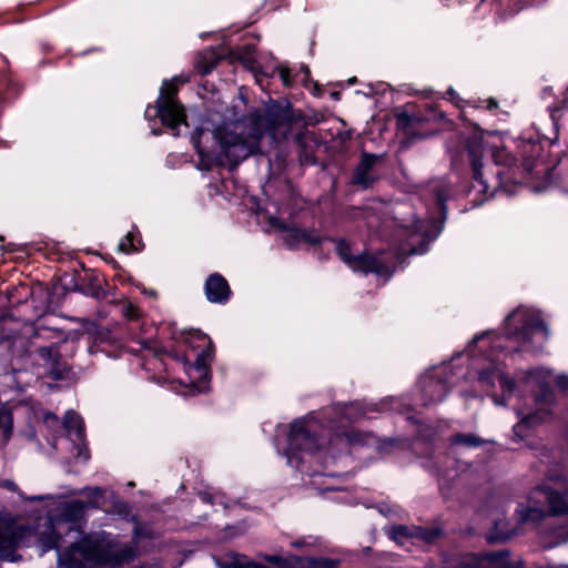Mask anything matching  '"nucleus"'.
Segmentation results:
<instances>
[{
  "instance_id": "f257e3e1",
  "label": "nucleus",
  "mask_w": 568,
  "mask_h": 568,
  "mask_svg": "<svg viewBox=\"0 0 568 568\" xmlns=\"http://www.w3.org/2000/svg\"><path fill=\"white\" fill-rule=\"evenodd\" d=\"M295 120L288 104L273 103L264 114L254 113L250 119L223 120L203 125L192 135L201 170L230 164L236 166L250 155L260 151V143L266 130L288 124Z\"/></svg>"
},
{
  "instance_id": "f03ea898",
  "label": "nucleus",
  "mask_w": 568,
  "mask_h": 568,
  "mask_svg": "<svg viewBox=\"0 0 568 568\" xmlns=\"http://www.w3.org/2000/svg\"><path fill=\"white\" fill-rule=\"evenodd\" d=\"M134 549L119 545L110 534L104 531L89 535L58 552L59 562L65 568H89L102 565H121L131 561Z\"/></svg>"
},
{
  "instance_id": "7ed1b4c3",
  "label": "nucleus",
  "mask_w": 568,
  "mask_h": 568,
  "mask_svg": "<svg viewBox=\"0 0 568 568\" xmlns=\"http://www.w3.org/2000/svg\"><path fill=\"white\" fill-rule=\"evenodd\" d=\"M566 516V525L557 537L568 540V487L564 477H550L549 481L529 493L525 501L518 504L516 516L519 524H538L548 516Z\"/></svg>"
},
{
  "instance_id": "20e7f679",
  "label": "nucleus",
  "mask_w": 568,
  "mask_h": 568,
  "mask_svg": "<svg viewBox=\"0 0 568 568\" xmlns=\"http://www.w3.org/2000/svg\"><path fill=\"white\" fill-rule=\"evenodd\" d=\"M552 378L560 389L568 390V375L566 374H558L554 377L551 371L542 367L527 373L528 382L535 383L540 388L539 394L536 395V402L541 407L531 413L518 412L520 422L514 426V432L517 436L523 437L526 428H532L550 418L551 412L549 406L554 403V394L549 387V382Z\"/></svg>"
},
{
  "instance_id": "39448f33",
  "label": "nucleus",
  "mask_w": 568,
  "mask_h": 568,
  "mask_svg": "<svg viewBox=\"0 0 568 568\" xmlns=\"http://www.w3.org/2000/svg\"><path fill=\"white\" fill-rule=\"evenodd\" d=\"M505 334L524 343H529L535 335H540L542 339L548 336L539 314L527 307H518L506 317Z\"/></svg>"
},
{
  "instance_id": "423d86ee",
  "label": "nucleus",
  "mask_w": 568,
  "mask_h": 568,
  "mask_svg": "<svg viewBox=\"0 0 568 568\" xmlns=\"http://www.w3.org/2000/svg\"><path fill=\"white\" fill-rule=\"evenodd\" d=\"M336 253L339 258L353 271L363 273H375L379 276L390 277L393 274V262L389 255L381 252L376 255L351 253V247L345 241L336 243Z\"/></svg>"
},
{
  "instance_id": "0eeeda50",
  "label": "nucleus",
  "mask_w": 568,
  "mask_h": 568,
  "mask_svg": "<svg viewBox=\"0 0 568 568\" xmlns=\"http://www.w3.org/2000/svg\"><path fill=\"white\" fill-rule=\"evenodd\" d=\"M316 430V423L314 420H296L291 426L288 436V448L286 452L287 463L291 466H297L294 460L295 450L315 452L325 446L324 438L313 436Z\"/></svg>"
},
{
  "instance_id": "6e6552de",
  "label": "nucleus",
  "mask_w": 568,
  "mask_h": 568,
  "mask_svg": "<svg viewBox=\"0 0 568 568\" xmlns=\"http://www.w3.org/2000/svg\"><path fill=\"white\" fill-rule=\"evenodd\" d=\"M178 88L173 82H163L160 95L156 101V114L162 123L170 128L174 135H178L176 129L180 124H185V114L182 105L175 100Z\"/></svg>"
},
{
  "instance_id": "1a4fd4ad",
  "label": "nucleus",
  "mask_w": 568,
  "mask_h": 568,
  "mask_svg": "<svg viewBox=\"0 0 568 568\" xmlns=\"http://www.w3.org/2000/svg\"><path fill=\"white\" fill-rule=\"evenodd\" d=\"M385 534L402 547L409 550L410 545L417 542L433 544L439 536L437 528H422L416 526L394 525L386 527Z\"/></svg>"
},
{
  "instance_id": "9d476101",
  "label": "nucleus",
  "mask_w": 568,
  "mask_h": 568,
  "mask_svg": "<svg viewBox=\"0 0 568 568\" xmlns=\"http://www.w3.org/2000/svg\"><path fill=\"white\" fill-rule=\"evenodd\" d=\"M460 568H517L507 551L488 552L481 556L467 555L460 560Z\"/></svg>"
},
{
  "instance_id": "9b49d317",
  "label": "nucleus",
  "mask_w": 568,
  "mask_h": 568,
  "mask_svg": "<svg viewBox=\"0 0 568 568\" xmlns=\"http://www.w3.org/2000/svg\"><path fill=\"white\" fill-rule=\"evenodd\" d=\"M335 417L327 420L331 430H337L345 427L348 423L358 420L366 416L368 412L376 410V405H367L364 407L359 403L344 404L343 406L335 407Z\"/></svg>"
},
{
  "instance_id": "f8f14e48",
  "label": "nucleus",
  "mask_w": 568,
  "mask_h": 568,
  "mask_svg": "<svg viewBox=\"0 0 568 568\" xmlns=\"http://www.w3.org/2000/svg\"><path fill=\"white\" fill-rule=\"evenodd\" d=\"M486 361L488 362L486 367L477 368L479 383L483 386L490 387L495 385V381L497 379L504 394H510L515 387V383L504 375L499 359L489 355L486 357Z\"/></svg>"
},
{
  "instance_id": "ddd939ff",
  "label": "nucleus",
  "mask_w": 568,
  "mask_h": 568,
  "mask_svg": "<svg viewBox=\"0 0 568 568\" xmlns=\"http://www.w3.org/2000/svg\"><path fill=\"white\" fill-rule=\"evenodd\" d=\"M38 356L43 362V366L53 379L64 378L69 367L67 363L62 361L54 346L39 348Z\"/></svg>"
},
{
  "instance_id": "4468645a",
  "label": "nucleus",
  "mask_w": 568,
  "mask_h": 568,
  "mask_svg": "<svg viewBox=\"0 0 568 568\" xmlns=\"http://www.w3.org/2000/svg\"><path fill=\"white\" fill-rule=\"evenodd\" d=\"M270 223L272 226L278 229L284 233L283 240L287 243L290 246H294L301 242H306L310 244H317L320 243L321 237L317 234H310L306 231L296 229V227H288L285 224H283L280 220L276 217H271Z\"/></svg>"
},
{
  "instance_id": "2eb2a0df",
  "label": "nucleus",
  "mask_w": 568,
  "mask_h": 568,
  "mask_svg": "<svg viewBox=\"0 0 568 568\" xmlns=\"http://www.w3.org/2000/svg\"><path fill=\"white\" fill-rule=\"evenodd\" d=\"M205 294L210 302L224 303L230 295L229 284L221 275L212 274L206 280Z\"/></svg>"
},
{
  "instance_id": "dca6fc26",
  "label": "nucleus",
  "mask_w": 568,
  "mask_h": 568,
  "mask_svg": "<svg viewBox=\"0 0 568 568\" xmlns=\"http://www.w3.org/2000/svg\"><path fill=\"white\" fill-rule=\"evenodd\" d=\"M467 149H468L469 155L471 158V168H473L474 179L476 180L478 185L481 187V190L484 192H486L487 184L483 180V174L480 171V169H481V162H480L481 144H480V136L478 134H475L473 136V139L468 141Z\"/></svg>"
},
{
  "instance_id": "f3484780",
  "label": "nucleus",
  "mask_w": 568,
  "mask_h": 568,
  "mask_svg": "<svg viewBox=\"0 0 568 568\" xmlns=\"http://www.w3.org/2000/svg\"><path fill=\"white\" fill-rule=\"evenodd\" d=\"M378 158L376 155L364 153L354 174L353 182L362 185L363 187L371 186L374 182V178L371 172Z\"/></svg>"
},
{
  "instance_id": "a211bd4d",
  "label": "nucleus",
  "mask_w": 568,
  "mask_h": 568,
  "mask_svg": "<svg viewBox=\"0 0 568 568\" xmlns=\"http://www.w3.org/2000/svg\"><path fill=\"white\" fill-rule=\"evenodd\" d=\"M210 356V349L202 352L197 356L195 364L190 368L191 378L197 379V383L194 385V387L200 393L206 390L205 382L207 381L210 374L206 362Z\"/></svg>"
},
{
  "instance_id": "6ab92c4d",
  "label": "nucleus",
  "mask_w": 568,
  "mask_h": 568,
  "mask_svg": "<svg viewBox=\"0 0 568 568\" xmlns=\"http://www.w3.org/2000/svg\"><path fill=\"white\" fill-rule=\"evenodd\" d=\"M423 390L428 400L435 403L445 398L447 386L439 378L425 377Z\"/></svg>"
},
{
  "instance_id": "aec40b11",
  "label": "nucleus",
  "mask_w": 568,
  "mask_h": 568,
  "mask_svg": "<svg viewBox=\"0 0 568 568\" xmlns=\"http://www.w3.org/2000/svg\"><path fill=\"white\" fill-rule=\"evenodd\" d=\"M63 426L70 435H74L75 439L81 442L84 436L83 420L73 410L65 413L63 418Z\"/></svg>"
},
{
  "instance_id": "412c9836",
  "label": "nucleus",
  "mask_w": 568,
  "mask_h": 568,
  "mask_svg": "<svg viewBox=\"0 0 568 568\" xmlns=\"http://www.w3.org/2000/svg\"><path fill=\"white\" fill-rule=\"evenodd\" d=\"M13 416L10 409L4 406L0 407V436L2 445H6L12 435Z\"/></svg>"
},
{
  "instance_id": "4be33fe9",
  "label": "nucleus",
  "mask_w": 568,
  "mask_h": 568,
  "mask_svg": "<svg viewBox=\"0 0 568 568\" xmlns=\"http://www.w3.org/2000/svg\"><path fill=\"white\" fill-rule=\"evenodd\" d=\"M452 443L454 445H463L468 448H474V447H479L488 442L480 438L479 436H477L475 434H456L452 438Z\"/></svg>"
},
{
  "instance_id": "5701e85b",
  "label": "nucleus",
  "mask_w": 568,
  "mask_h": 568,
  "mask_svg": "<svg viewBox=\"0 0 568 568\" xmlns=\"http://www.w3.org/2000/svg\"><path fill=\"white\" fill-rule=\"evenodd\" d=\"M87 507L88 504L85 501L72 500L67 504L63 516L70 521H77L82 517Z\"/></svg>"
},
{
  "instance_id": "b1692460",
  "label": "nucleus",
  "mask_w": 568,
  "mask_h": 568,
  "mask_svg": "<svg viewBox=\"0 0 568 568\" xmlns=\"http://www.w3.org/2000/svg\"><path fill=\"white\" fill-rule=\"evenodd\" d=\"M18 342H20V336L16 334L10 333H2L0 335V343L7 345V349L9 352H14V348L17 347Z\"/></svg>"
},
{
  "instance_id": "393cba45",
  "label": "nucleus",
  "mask_w": 568,
  "mask_h": 568,
  "mask_svg": "<svg viewBox=\"0 0 568 568\" xmlns=\"http://www.w3.org/2000/svg\"><path fill=\"white\" fill-rule=\"evenodd\" d=\"M426 237H428V235L423 234V236H422V247L420 248L416 247L412 243H409V248H406V247L402 246L399 248V252L397 253V257L396 258H399L402 255H405L407 253H409V254H422V253H424L426 251V246H425V243H424Z\"/></svg>"
},
{
  "instance_id": "a878e982",
  "label": "nucleus",
  "mask_w": 568,
  "mask_h": 568,
  "mask_svg": "<svg viewBox=\"0 0 568 568\" xmlns=\"http://www.w3.org/2000/svg\"><path fill=\"white\" fill-rule=\"evenodd\" d=\"M133 239V234L128 233L125 239L120 242L119 250L124 253L136 252L138 247L134 245Z\"/></svg>"
},
{
  "instance_id": "bb28decb",
  "label": "nucleus",
  "mask_w": 568,
  "mask_h": 568,
  "mask_svg": "<svg viewBox=\"0 0 568 568\" xmlns=\"http://www.w3.org/2000/svg\"><path fill=\"white\" fill-rule=\"evenodd\" d=\"M18 540L13 535L0 532V550L13 549Z\"/></svg>"
},
{
  "instance_id": "cd10ccee",
  "label": "nucleus",
  "mask_w": 568,
  "mask_h": 568,
  "mask_svg": "<svg viewBox=\"0 0 568 568\" xmlns=\"http://www.w3.org/2000/svg\"><path fill=\"white\" fill-rule=\"evenodd\" d=\"M83 493H85L87 496L91 499L90 501L87 503L88 506L95 505V499L102 496V490L99 487H94V488L88 487V488H84Z\"/></svg>"
},
{
  "instance_id": "c85d7f7f",
  "label": "nucleus",
  "mask_w": 568,
  "mask_h": 568,
  "mask_svg": "<svg viewBox=\"0 0 568 568\" xmlns=\"http://www.w3.org/2000/svg\"><path fill=\"white\" fill-rule=\"evenodd\" d=\"M437 202L442 209H444L445 201L447 200V192L443 190L437 191Z\"/></svg>"
},
{
  "instance_id": "c756f323",
  "label": "nucleus",
  "mask_w": 568,
  "mask_h": 568,
  "mask_svg": "<svg viewBox=\"0 0 568 568\" xmlns=\"http://www.w3.org/2000/svg\"><path fill=\"white\" fill-rule=\"evenodd\" d=\"M417 233H424V225L422 221H416L413 225V231L410 236H415Z\"/></svg>"
},
{
  "instance_id": "7c9ffc66",
  "label": "nucleus",
  "mask_w": 568,
  "mask_h": 568,
  "mask_svg": "<svg viewBox=\"0 0 568 568\" xmlns=\"http://www.w3.org/2000/svg\"><path fill=\"white\" fill-rule=\"evenodd\" d=\"M280 73H281V78H282L283 82L285 84H290L291 83L290 70L287 68L283 67V68H281Z\"/></svg>"
},
{
  "instance_id": "2f4dec72",
  "label": "nucleus",
  "mask_w": 568,
  "mask_h": 568,
  "mask_svg": "<svg viewBox=\"0 0 568 568\" xmlns=\"http://www.w3.org/2000/svg\"><path fill=\"white\" fill-rule=\"evenodd\" d=\"M234 568H268L263 565H257L255 562H246L244 565L236 566Z\"/></svg>"
},
{
  "instance_id": "473e14b6",
  "label": "nucleus",
  "mask_w": 568,
  "mask_h": 568,
  "mask_svg": "<svg viewBox=\"0 0 568 568\" xmlns=\"http://www.w3.org/2000/svg\"><path fill=\"white\" fill-rule=\"evenodd\" d=\"M550 450L547 449V448H542L541 452H540V458H541V462L542 463H547V459H548V455H549Z\"/></svg>"
},
{
  "instance_id": "72a5a7b5",
  "label": "nucleus",
  "mask_w": 568,
  "mask_h": 568,
  "mask_svg": "<svg viewBox=\"0 0 568 568\" xmlns=\"http://www.w3.org/2000/svg\"><path fill=\"white\" fill-rule=\"evenodd\" d=\"M3 487L10 489V490H16L17 489V486L13 481H10V480H6L3 481Z\"/></svg>"
},
{
  "instance_id": "f704fd0d",
  "label": "nucleus",
  "mask_w": 568,
  "mask_h": 568,
  "mask_svg": "<svg viewBox=\"0 0 568 568\" xmlns=\"http://www.w3.org/2000/svg\"><path fill=\"white\" fill-rule=\"evenodd\" d=\"M398 124H399V125H406V124H408V116H407V115H404V114H403V115H400V116L398 118Z\"/></svg>"
},
{
  "instance_id": "c9c22d12",
  "label": "nucleus",
  "mask_w": 568,
  "mask_h": 568,
  "mask_svg": "<svg viewBox=\"0 0 568 568\" xmlns=\"http://www.w3.org/2000/svg\"><path fill=\"white\" fill-rule=\"evenodd\" d=\"M51 548H58V542L55 539H51L49 545L47 546V549H51Z\"/></svg>"
},
{
  "instance_id": "e433bc0d",
  "label": "nucleus",
  "mask_w": 568,
  "mask_h": 568,
  "mask_svg": "<svg viewBox=\"0 0 568 568\" xmlns=\"http://www.w3.org/2000/svg\"><path fill=\"white\" fill-rule=\"evenodd\" d=\"M485 339V334L478 335L473 339V344H476L478 342H481Z\"/></svg>"
},
{
  "instance_id": "4c0bfd02",
  "label": "nucleus",
  "mask_w": 568,
  "mask_h": 568,
  "mask_svg": "<svg viewBox=\"0 0 568 568\" xmlns=\"http://www.w3.org/2000/svg\"><path fill=\"white\" fill-rule=\"evenodd\" d=\"M493 399H494L496 405H504V403H505L504 398L499 399L497 396H494Z\"/></svg>"
},
{
  "instance_id": "58836bf2",
  "label": "nucleus",
  "mask_w": 568,
  "mask_h": 568,
  "mask_svg": "<svg viewBox=\"0 0 568 568\" xmlns=\"http://www.w3.org/2000/svg\"><path fill=\"white\" fill-rule=\"evenodd\" d=\"M202 499H203L204 501H207V503L214 504V501H213V497H211V496L203 495V496H202Z\"/></svg>"
},
{
  "instance_id": "ea45409f",
  "label": "nucleus",
  "mask_w": 568,
  "mask_h": 568,
  "mask_svg": "<svg viewBox=\"0 0 568 568\" xmlns=\"http://www.w3.org/2000/svg\"><path fill=\"white\" fill-rule=\"evenodd\" d=\"M525 170L526 171H531L532 170V163H530V162L525 163Z\"/></svg>"
},
{
  "instance_id": "a19ab883",
  "label": "nucleus",
  "mask_w": 568,
  "mask_h": 568,
  "mask_svg": "<svg viewBox=\"0 0 568 568\" xmlns=\"http://www.w3.org/2000/svg\"><path fill=\"white\" fill-rule=\"evenodd\" d=\"M30 500H43L44 498L42 496H33L29 498Z\"/></svg>"
},
{
  "instance_id": "79ce46f5",
  "label": "nucleus",
  "mask_w": 568,
  "mask_h": 568,
  "mask_svg": "<svg viewBox=\"0 0 568 568\" xmlns=\"http://www.w3.org/2000/svg\"><path fill=\"white\" fill-rule=\"evenodd\" d=\"M140 534H141V532H140V528L136 526V527L134 528V536H135V537H138V536H140Z\"/></svg>"
},
{
  "instance_id": "37998d69",
  "label": "nucleus",
  "mask_w": 568,
  "mask_h": 568,
  "mask_svg": "<svg viewBox=\"0 0 568 568\" xmlns=\"http://www.w3.org/2000/svg\"><path fill=\"white\" fill-rule=\"evenodd\" d=\"M494 106H496V102L494 100H490L489 101V108H494Z\"/></svg>"
},
{
  "instance_id": "c03bdc74",
  "label": "nucleus",
  "mask_w": 568,
  "mask_h": 568,
  "mask_svg": "<svg viewBox=\"0 0 568 568\" xmlns=\"http://www.w3.org/2000/svg\"><path fill=\"white\" fill-rule=\"evenodd\" d=\"M48 418L57 419V417H55L53 414H48V415H47V419H48Z\"/></svg>"
},
{
  "instance_id": "a18cd8bd",
  "label": "nucleus",
  "mask_w": 568,
  "mask_h": 568,
  "mask_svg": "<svg viewBox=\"0 0 568 568\" xmlns=\"http://www.w3.org/2000/svg\"><path fill=\"white\" fill-rule=\"evenodd\" d=\"M435 237H437V234H434V236H432V237L429 239V241H430V240H435Z\"/></svg>"
},
{
  "instance_id": "49530a36",
  "label": "nucleus",
  "mask_w": 568,
  "mask_h": 568,
  "mask_svg": "<svg viewBox=\"0 0 568 568\" xmlns=\"http://www.w3.org/2000/svg\"><path fill=\"white\" fill-rule=\"evenodd\" d=\"M435 237H437V234H434V236H432V237L429 239V241H430V240H435Z\"/></svg>"
},
{
  "instance_id": "de8ad7c7",
  "label": "nucleus",
  "mask_w": 568,
  "mask_h": 568,
  "mask_svg": "<svg viewBox=\"0 0 568 568\" xmlns=\"http://www.w3.org/2000/svg\"><path fill=\"white\" fill-rule=\"evenodd\" d=\"M456 568H460V562L458 564V566Z\"/></svg>"
}]
</instances>
